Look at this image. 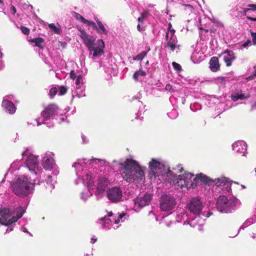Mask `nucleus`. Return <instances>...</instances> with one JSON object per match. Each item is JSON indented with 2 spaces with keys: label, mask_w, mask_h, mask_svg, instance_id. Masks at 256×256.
Returning a JSON list of instances; mask_svg holds the SVG:
<instances>
[{
  "label": "nucleus",
  "mask_w": 256,
  "mask_h": 256,
  "mask_svg": "<svg viewBox=\"0 0 256 256\" xmlns=\"http://www.w3.org/2000/svg\"><path fill=\"white\" fill-rule=\"evenodd\" d=\"M106 163L104 160L84 158L78 160L72 164L76 176L74 184L78 185L82 183L88 188L80 193V198L82 201L86 202L93 194L97 197H102L104 194L110 181L106 175L98 174L96 165L102 166Z\"/></svg>",
  "instance_id": "f257e3e1"
},
{
  "label": "nucleus",
  "mask_w": 256,
  "mask_h": 256,
  "mask_svg": "<svg viewBox=\"0 0 256 256\" xmlns=\"http://www.w3.org/2000/svg\"><path fill=\"white\" fill-rule=\"evenodd\" d=\"M212 192L216 195L220 194L216 200V208L221 213L229 214L240 208L241 202L238 199L231 194L232 182L226 177L212 180Z\"/></svg>",
  "instance_id": "f03ea898"
},
{
  "label": "nucleus",
  "mask_w": 256,
  "mask_h": 256,
  "mask_svg": "<svg viewBox=\"0 0 256 256\" xmlns=\"http://www.w3.org/2000/svg\"><path fill=\"white\" fill-rule=\"evenodd\" d=\"M112 166L113 170L120 171L123 180L127 182L142 184L145 182L146 168L132 158H127L124 163L114 160Z\"/></svg>",
  "instance_id": "7ed1b4c3"
},
{
  "label": "nucleus",
  "mask_w": 256,
  "mask_h": 256,
  "mask_svg": "<svg viewBox=\"0 0 256 256\" xmlns=\"http://www.w3.org/2000/svg\"><path fill=\"white\" fill-rule=\"evenodd\" d=\"M194 176L191 173L185 172L183 174L176 176L174 182L176 186L180 188H186L187 190L195 188L198 186H212V179L206 174L202 173L198 174L192 181Z\"/></svg>",
  "instance_id": "20e7f679"
},
{
  "label": "nucleus",
  "mask_w": 256,
  "mask_h": 256,
  "mask_svg": "<svg viewBox=\"0 0 256 256\" xmlns=\"http://www.w3.org/2000/svg\"><path fill=\"white\" fill-rule=\"evenodd\" d=\"M43 181L38 178H34L32 182L25 175L16 176L11 182L10 184L12 192L17 196L24 197L34 192V185L39 184Z\"/></svg>",
  "instance_id": "39448f33"
},
{
  "label": "nucleus",
  "mask_w": 256,
  "mask_h": 256,
  "mask_svg": "<svg viewBox=\"0 0 256 256\" xmlns=\"http://www.w3.org/2000/svg\"><path fill=\"white\" fill-rule=\"evenodd\" d=\"M25 208L20 206L16 208H0V223L8 226L6 234L13 230L12 224L20 218L25 212Z\"/></svg>",
  "instance_id": "423d86ee"
},
{
  "label": "nucleus",
  "mask_w": 256,
  "mask_h": 256,
  "mask_svg": "<svg viewBox=\"0 0 256 256\" xmlns=\"http://www.w3.org/2000/svg\"><path fill=\"white\" fill-rule=\"evenodd\" d=\"M68 113H40V116L34 120L27 122L28 126H39L42 124H46L48 127L51 128L54 126V120H56L58 123L68 122Z\"/></svg>",
  "instance_id": "0eeeda50"
},
{
  "label": "nucleus",
  "mask_w": 256,
  "mask_h": 256,
  "mask_svg": "<svg viewBox=\"0 0 256 256\" xmlns=\"http://www.w3.org/2000/svg\"><path fill=\"white\" fill-rule=\"evenodd\" d=\"M80 36L88 47L90 55L92 59L94 60L104 54V43L102 40H98L95 42V38L88 35L84 30H80Z\"/></svg>",
  "instance_id": "6e6552de"
},
{
  "label": "nucleus",
  "mask_w": 256,
  "mask_h": 256,
  "mask_svg": "<svg viewBox=\"0 0 256 256\" xmlns=\"http://www.w3.org/2000/svg\"><path fill=\"white\" fill-rule=\"evenodd\" d=\"M106 212V216L100 220L102 228L105 230L117 229L121 226L122 222L128 220L129 218V214L124 212L114 214L112 211Z\"/></svg>",
  "instance_id": "1a4fd4ad"
},
{
  "label": "nucleus",
  "mask_w": 256,
  "mask_h": 256,
  "mask_svg": "<svg viewBox=\"0 0 256 256\" xmlns=\"http://www.w3.org/2000/svg\"><path fill=\"white\" fill-rule=\"evenodd\" d=\"M150 172L148 176L152 181H155L158 179L160 182L166 180L168 174L164 172V165L159 159L152 158L148 162Z\"/></svg>",
  "instance_id": "9d476101"
},
{
  "label": "nucleus",
  "mask_w": 256,
  "mask_h": 256,
  "mask_svg": "<svg viewBox=\"0 0 256 256\" xmlns=\"http://www.w3.org/2000/svg\"><path fill=\"white\" fill-rule=\"evenodd\" d=\"M186 207L188 211L195 216L191 221L188 222L190 226H194L196 224H201L200 220L201 212L204 208V204L201 198L198 196L192 198L188 202Z\"/></svg>",
  "instance_id": "9b49d317"
},
{
  "label": "nucleus",
  "mask_w": 256,
  "mask_h": 256,
  "mask_svg": "<svg viewBox=\"0 0 256 256\" xmlns=\"http://www.w3.org/2000/svg\"><path fill=\"white\" fill-rule=\"evenodd\" d=\"M38 156L30 154L26 160L24 164L26 168L32 174H34L36 178L42 179L45 176L43 170L39 166Z\"/></svg>",
  "instance_id": "f8f14e48"
},
{
  "label": "nucleus",
  "mask_w": 256,
  "mask_h": 256,
  "mask_svg": "<svg viewBox=\"0 0 256 256\" xmlns=\"http://www.w3.org/2000/svg\"><path fill=\"white\" fill-rule=\"evenodd\" d=\"M172 25L169 24V28L166 34V43L164 48L171 52L178 53L180 50V45L178 44L177 38L175 34V30L170 29Z\"/></svg>",
  "instance_id": "ddd939ff"
},
{
  "label": "nucleus",
  "mask_w": 256,
  "mask_h": 256,
  "mask_svg": "<svg viewBox=\"0 0 256 256\" xmlns=\"http://www.w3.org/2000/svg\"><path fill=\"white\" fill-rule=\"evenodd\" d=\"M106 196L110 202L114 204L122 202L126 200L122 188L117 186L108 189Z\"/></svg>",
  "instance_id": "4468645a"
},
{
  "label": "nucleus",
  "mask_w": 256,
  "mask_h": 256,
  "mask_svg": "<svg viewBox=\"0 0 256 256\" xmlns=\"http://www.w3.org/2000/svg\"><path fill=\"white\" fill-rule=\"evenodd\" d=\"M176 202L174 198L171 194L162 196L160 201V209L164 212L172 210L176 207Z\"/></svg>",
  "instance_id": "2eb2a0df"
},
{
  "label": "nucleus",
  "mask_w": 256,
  "mask_h": 256,
  "mask_svg": "<svg viewBox=\"0 0 256 256\" xmlns=\"http://www.w3.org/2000/svg\"><path fill=\"white\" fill-rule=\"evenodd\" d=\"M42 165L46 170L50 171L56 166L54 160V154L50 152H47L42 154Z\"/></svg>",
  "instance_id": "dca6fc26"
},
{
  "label": "nucleus",
  "mask_w": 256,
  "mask_h": 256,
  "mask_svg": "<svg viewBox=\"0 0 256 256\" xmlns=\"http://www.w3.org/2000/svg\"><path fill=\"white\" fill-rule=\"evenodd\" d=\"M152 196L150 194H145L142 196L134 200V209L135 211L138 212L144 206L149 204L150 202Z\"/></svg>",
  "instance_id": "f3484780"
},
{
  "label": "nucleus",
  "mask_w": 256,
  "mask_h": 256,
  "mask_svg": "<svg viewBox=\"0 0 256 256\" xmlns=\"http://www.w3.org/2000/svg\"><path fill=\"white\" fill-rule=\"evenodd\" d=\"M232 147L234 150L242 154L244 156H246L245 152L247 150V144L244 141L238 140L232 144Z\"/></svg>",
  "instance_id": "a211bd4d"
},
{
  "label": "nucleus",
  "mask_w": 256,
  "mask_h": 256,
  "mask_svg": "<svg viewBox=\"0 0 256 256\" xmlns=\"http://www.w3.org/2000/svg\"><path fill=\"white\" fill-rule=\"evenodd\" d=\"M188 220V215L186 210L182 208H178L176 212V222H178L184 221V224H186Z\"/></svg>",
  "instance_id": "6ab92c4d"
},
{
  "label": "nucleus",
  "mask_w": 256,
  "mask_h": 256,
  "mask_svg": "<svg viewBox=\"0 0 256 256\" xmlns=\"http://www.w3.org/2000/svg\"><path fill=\"white\" fill-rule=\"evenodd\" d=\"M225 55L224 56V60L227 66L232 65V62L236 59L234 52L232 50H226L224 53Z\"/></svg>",
  "instance_id": "aec40b11"
},
{
  "label": "nucleus",
  "mask_w": 256,
  "mask_h": 256,
  "mask_svg": "<svg viewBox=\"0 0 256 256\" xmlns=\"http://www.w3.org/2000/svg\"><path fill=\"white\" fill-rule=\"evenodd\" d=\"M250 95L249 94H243L242 90H238L234 92L230 97L234 102H236L238 100H245L249 98Z\"/></svg>",
  "instance_id": "412c9836"
},
{
  "label": "nucleus",
  "mask_w": 256,
  "mask_h": 256,
  "mask_svg": "<svg viewBox=\"0 0 256 256\" xmlns=\"http://www.w3.org/2000/svg\"><path fill=\"white\" fill-rule=\"evenodd\" d=\"M22 162L20 160L14 161L10 165L7 173L5 174L4 178H6L10 174H12L14 171L19 170L22 166Z\"/></svg>",
  "instance_id": "4be33fe9"
},
{
  "label": "nucleus",
  "mask_w": 256,
  "mask_h": 256,
  "mask_svg": "<svg viewBox=\"0 0 256 256\" xmlns=\"http://www.w3.org/2000/svg\"><path fill=\"white\" fill-rule=\"evenodd\" d=\"M2 106L5 110L9 112H15L16 108L13 103L7 100H4L2 102Z\"/></svg>",
  "instance_id": "5701e85b"
},
{
  "label": "nucleus",
  "mask_w": 256,
  "mask_h": 256,
  "mask_svg": "<svg viewBox=\"0 0 256 256\" xmlns=\"http://www.w3.org/2000/svg\"><path fill=\"white\" fill-rule=\"evenodd\" d=\"M210 68L214 72H217L220 69L218 60L217 57H212L210 62Z\"/></svg>",
  "instance_id": "b1692460"
},
{
  "label": "nucleus",
  "mask_w": 256,
  "mask_h": 256,
  "mask_svg": "<svg viewBox=\"0 0 256 256\" xmlns=\"http://www.w3.org/2000/svg\"><path fill=\"white\" fill-rule=\"evenodd\" d=\"M46 188L50 190V192L54 189V184L56 182V180L52 176H48L46 180Z\"/></svg>",
  "instance_id": "393cba45"
},
{
  "label": "nucleus",
  "mask_w": 256,
  "mask_h": 256,
  "mask_svg": "<svg viewBox=\"0 0 256 256\" xmlns=\"http://www.w3.org/2000/svg\"><path fill=\"white\" fill-rule=\"evenodd\" d=\"M97 23V27L96 28V32L100 34H108V31L105 28L104 26L102 24V22L100 20H96Z\"/></svg>",
  "instance_id": "a878e982"
},
{
  "label": "nucleus",
  "mask_w": 256,
  "mask_h": 256,
  "mask_svg": "<svg viewBox=\"0 0 256 256\" xmlns=\"http://www.w3.org/2000/svg\"><path fill=\"white\" fill-rule=\"evenodd\" d=\"M58 106L54 104H50L42 112H56L59 110Z\"/></svg>",
  "instance_id": "bb28decb"
},
{
  "label": "nucleus",
  "mask_w": 256,
  "mask_h": 256,
  "mask_svg": "<svg viewBox=\"0 0 256 256\" xmlns=\"http://www.w3.org/2000/svg\"><path fill=\"white\" fill-rule=\"evenodd\" d=\"M84 86H80L79 87L76 86V96L78 98H81L86 96L84 93Z\"/></svg>",
  "instance_id": "cd10ccee"
},
{
  "label": "nucleus",
  "mask_w": 256,
  "mask_h": 256,
  "mask_svg": "<svg viewBox=\"0 0 256 256\" xmlns=\"http://www.w3.org/2000/svg\"><path fill=\"white\" fill-rule=\"evenodd\" d=\"M149 15L150 12L148 11L144 10L142 13L140 14V16L138 19V22L142 24L144 21L148 17Z\"/></svg>",
  "instance_id": "c85d7f7f"
},
{
  "label": "nucleus",
  "mask_w": 256,
  "mask_h": 256,
  "mask_svg": "<svg viewBox=\"0 0 256 256\" xmlns=\"http://www.w3.org/2000/svg\"><path fill=\"white\" fill-rule=\"evenodd\" d=\"M32 42L35 44L34 46H38L40 48H43L44 47V40L42 38H36L33 39Z\"/></svg>",
  "instance_id": "c756f323"
},
{
  "label": "nucleus",
  "mask_w": 256,
  "mask_h": 256,
  "mask_svg": "<svg viewBox=\"0 0 256 256\" xmlns=\"http://www.w3.org/2000/svg\"><path fill=\"white\" fill-rule=\"evenodd\" d=\"M48 27L52 30L56 34H60L62 32L60 26H56L54 24H50L48 25Z\"/></svg>",
  "instance_id": "7c9ffc66"
},
{
  "label": "nucleus",
  "mask_w": 256,
  "mask_h": 256,
  "mask_svg": "<svg viewBox=\"0 0 256 256\" xmlns=\"http://www.w3.org/2000/svg\"><path fill=\"white\" fill-rule=\"evenodd\" d=\"M146 73L145 72L142 70H138V71L136 72H134V74L133 78L135 80H138V78L140 76H146Z\"/></svg>",
  "instance_id": "2f4dec72"
},
{
  "label": "nucleus",
  "mask_w": 256,
  "mask_h": 256,
  "mask_svg": "<svg viewBox=\"0 0 256 256\" xmlns=\"http://www.w3.org/2000/svg\"><path fill=\"white\" fill-rule=\"evenodd\" d=\"M72 16L77 20L80 21L82 23L84 24L85 22H87V20L84 18L83 16H82L80 14L73 12Z\"/></svg>",
  "instance_id": "473e14b6"
},
{
  "label": "nucleus",
  "mask_w": 256,
  "mask_h": 256,
  "mask_svg": "<svg viewBox=\"0 0 256 256\" xmlns=\"http://www.w3.org/2000/svg\"><path fill=\"white\" fill-rule=\"evenodd\" d=\"M84 78L82 75H78L76 79V86L79 87L80 86H84Z\"/></svg>",
  "instance_id": "72a5a7b5"
},
{
  "label": "nucleus",
  "mask_w": 256,
  "mask_h": 256,
  "mask_svg": "<svg viewBox=\"0 0 256 256\" xmlns=\"http://www.w3.org/2000/svg\"><path fill=\"white\" fill-rule=\"evenodd\" d=\"M147 54V52H142L136 57L134 58V60H142Z\"/></svg>",
  "instance_id": "f704fd0d"
},
{
  "label": "nucleus",
  "mask_w": 256,
  "mask_h": 256,
  "mask_svg": "<svg viewBox=\"0 0 256 256\" xmlns=\"http://www.w3.org/2000/svg\"><path fill=\"white\" fill-rule=\"evenodd\" d=\"M199 54L202 55V52H194L192 54L191 58L194 63L198 62V60H197L198 59L197 57H198V55H199ZM200 57H201V56H198L199 58H200Z\"/></svg>",
  "instance_id": "c9c22d12"
},
{
  "label": "nucleus",
  "mask_w": 256,
  "mask_h": 256,
  "mask_svg": "<svg viewBox=\"0 0 256 256\" xmlns=\"http://www.w3.org/2000/svg\"><path fill=\"white\" fill-rule=\"evenodd\" d=\"M58 92V89L56 87L52 88L49 92V96L51 98H53Z\"/></svg>",
  "instance_id": "e433bc0d"
},
{
  "label": "nucleus",
  "mask_w": 256,
  "mask_h": 256,
  "mask_svg": "<svg viewBox=\"0 0 256 256\" xmlns=\"http://www.w3.org/2000/svg\"><path fill=\"white\" fill-rule=\"evenodd\" d=\"M68 88L64 86H60L59 87V93L60 96H62L66 94L67 92Z\"/></svg>",
  "instance_id": "4c0bfd02"
},
{
  "label": "nucleus",
  "mask_w": 256,
  "mask_h": 256,
  "mask_svg": "<svg viewBox=\"0 0 256 256\" xmlns=\"http://www.w3.org/2000/svg\"><path fill=\"white\" fill-rule=\"evenodd\" d=\"M144 113H133L134 116V117L135 120H140V121H142L144 118V116H142Z\"/></svg>",
  "instance_id": "58836bf2"
},
{
  "label": "nucleus",
  "mask_w": 256,
  "mask_h": 256,
  "mask_svg": "<svg viewBox=\"0 0 256 256\" xmlns=\"http://www.w3.org/2000/svg\"><path fill=\"white\" fill-rule=\"evenodd\" d=\"M172 66L174 68V69L176 70L177 72H180L181 70H182V67L180 66V65L176 62H173L172 64Z\"/></svg>",
  "instance_id": "ea45409f"
},
{
  "label": "nucleus",
  "mask_w": 256,
  "mask_h": 256,
  "mask_svg": "<svg viewBox=\"0 0 256 256\" xmlns=\"http://www.w3.org/2000/svg\"><path fill=\"white\" fill-rule=\"evenodd\" d=\"M173 169L177 172H181L183 170V168L181 164H177Z\"/></svg>",
  "instance_id": "a19ab883"
},
{
  "label": "nucleus",
  "mask_w": 256,
  "mask_h": 256,
  "mask_svg": "<svg viewBox=\"0 0 256 256\" xmlns=\"http://www.w3.org/2000/svg\"><path fill=\"white\" fill-rule=\"evenodd\" d=\"M168 117L171 120H174L178 118V113H166Z\"/></svg>",
  "instance_id": "79ce46f5"
},
{
  "label": "nucleus",
  "mask_w": 256,
  "mask_h": 256,
  "mask_svg": "<svg viewBox=\"0 0 256 256\" xmlns=\"http://www.w3.org/2000/svg\"><path fill=\"white\" fill-rule=\"evenodd\" d=\"M84 24H86L88 26H92L93 28H95L96 30L97 27V25L94 22H91L87 20V22H85Z\"/></svg>",
  "instance_id": "37998d69"
},
{
  "label": "nucleus",
  "mask_w": 256,
  "mask_h": 256,
  "mask_svg": "<svg viewBox=\"0 0 256 256\" xmlns=\"http://www.w3.org/2000/svg\"><path fill=\"white\" fill-rule=\"evenodd\" d=\"M52 174L55 176H56L60 172V170L56 166V165L52 169Z\"/></svg>",
  "instance_id": "c03bdc74"
},
{
  "label": "nucleus",
  "mask_w": 256,
  "mask_h": 256,
  "mask_svg": "<svg viewBox=\"0 0 256 256\" xmlns=\"http://www.w3.org/2000/svg\"><path fill=\"white\" fill-rule=\"evenodd\" d=\"M22 32L24 34H28L30 32V30L28 28L24 26H22L20 28Z\"/></svg>",
  "instance_id": "a18cd8bd"
},
{
  "label": "nucleus",
  "mask_w": 256,
  "mask_h": 256,
  "mask_svg": "<svg viewBox=\"0 0 256 256\" xmlns=\"http://www.w3.org/2000/svg\"><path fill=\"white\" fill-rule=\"evenodd\" d=\"M148 216L150 218H154L156 221H158V218L156 214L152 211L150 212L148 214Z\"/></svg>",
  "instance_id": "49530a36"
},
{
  "label": "nucleus",
  "mask_w": 256,
  "mask_h": 256,
  "mask_svg": "<svg viewBox=\"0 0 256 256\" xmlns=\"http://www.w3.org/2000/svg\"><path fill=\"white\" fill-rule=\"evenodd\" d=\"M251 36L252 37V42L254 44H256V32H251Z\"/></svg>",
  "instance_id": "de8ad7c7"
},
{
  "label": "nucleus",
  "mask_w": 256,
  "mask_h": 256,
  "mask_svg": "<svg viewBox=\"0 0 256 256\" xmlns=\"http://www.w3.org/2000/svg\"><path fill=\"white\" fill-rule=\"evenodd\" d=\"M70 76L71 78L74 80L76 78V77H78V76L76 74L74 70H72L70 72Z\"/></svg>",
  "instance_id": "09e8293b"
},
{
  "label": "nucleus",
  "mask_w": 256,
  "mask_h": 256,
  "mask_svg": "<svg viewBox=\"0 0 256 256\" xmlns=\"http://www.w3.org/2000/svg\"><path fill=\"white\" fill-rule=\"evenodd\" d=\"M250 40H248L242 45V47L246 48L250 44Z\"/></svg>",
  "instance_id": "8fccbe9b"
},
{
  "label": "nucleus",
  "mask_w": 256,
  "mask_h": 256,
  "mask_svg": "<svg viewBox=\"0 0 256 256\" xmlns=\"http://www.w3.org/2000/svg\"><path fill=\"white\" fill-rule=\"evenodd\" d=\"M10 12L12 14H14L16 12V8L14 6H12L10 7Z\"/></svg>",
  "instance_id": "3c124183"
},
{
  "label": "nucleus",
  "mask_w": 256,
  "mask_h": 256,
  "mask_svg": "<svg viewBox=\"0 0 256 256\" xmlns=\"http://www.w3.org/2000/svg\"><path fill=\"white\" fill-rule=\"evenodd\" d=\"M166 90L170 91L172 90V86L170 84H167L166 86Z\"/></svg>",
  "instance_id": "603ef678"
},
{
  "label": "nucleus",
  "mask_w": 256,
  "mask_h": 256,
  "mask_svg": "<svg viewBox=\"0 0 256 256\" xmlns=\"http://www.w3.org/2000/svg\"><path fill=\"white\" fill-rule=\"evenodd\" d=\"M248 6L250 8L251 10H256V4H250L248 5Z\"/></svg>",
  "instance_id": "864d4df0"
},
{
  "label": "nucleus",
  "mask_w": 256,
  "mask_h": 256,
  "mask_svg": "<svg viewBox=\"0 0 256 256\" xmlns=\"http://www.w3.org/2000/svg\"><path fill=\"white\" fill-rule=\"evenodd\" d=\"M97 240V238H96L95 236H93L92 238H91V240H90V242L92 243V244H94L95 243Z\"/></svg>",
  "instance_id": "5fc2aeb1"
},
{
  "label": "nucleus",
  "mask_w": 256,
  "mask_h": 256,
  "mask_svg": "<svg viewBox=\"0 0 256 256\" xmlns=\"http://www.w3.org/2000/svg\"><path fill=\"white\" fill-rule=\"evenodd\" d=\"M137 28H138V30L140 32H142V31L144 30V28L141 27L140 26V24H138V25L137 26Z\"/></svg>",
  "instance_id": "6e6d98bb"
},
{
  "label": "nucleus",
  "mask_w": 256,
  "mask_h": 256,
  "mask_svg": "<svg viewBox=\"0 0 256 256\" xmlns=\"http://www.w3.org/2000/svg\"><path fill=\"white\" fill-rule=\"evenodd\" d=\"M21 230L22 231L24 232H26V233L29 234H30L27 230L26 228L25 227H24V226H22L21 228Z\"/></svg>",
  "instance_id": "4d7b16f0"
},
{
  "label": "nucleus",
  "mask_w": 256,
  "mask_h": 256,
  "mask_svg": "<svg viewBox=\"0 0 256 256\" xmlns=\"http://www.w3.org/2000/svg\"><path fill=\"white\" fill-rule=\"evenodd\" d=\"M249 10H250V8H244L243 9V14H244V16H246V12H247L248 11H249Z\"/></svg>",
  "instance_id": "13d9d810"
},
{
  "label": "nucleus",
  "mask_w": 256,
  "mask_h": 256,
  "mask_svg": "<svg viewBox=\"0 0 256 256\" xmlns=\"http://www.w3.org/2000/svg\"><path fill=\"white\" fill-rule=\"evenodd\" d=\"M246 18L249 20H252V21H254V22H256V18H252V17H251V16H248L246 17Z\"/></svg>",
  "instance_id": "bf43d9fd"
},
{
  "label": "nucleus",
  "mask_w": 256,
  "mask_h": 256,
  "mask_svg": "<svg viewBox=\"0 0 256 256\" xmlns=\"http://www.w3.org/2000/svg\"><path fill=\"white\" fill-rule=\"evenodd\" d=\"M28 150V149L26 148V149L25 150H24V152H22V156H26L28 154V153H27Z\"/></svg>",
  "instance_id": "052dcab7"
},
{
  "label": "nucleus",
  "mask_w": 256,
  "mask_h": 256,
  "mask_svg": "<svg viewBox=\"0 0 256 256\" xmlns=\"http://www.w3.org/2000/svg\"><path fill=\"white\" fill-rule=\"evenodd\" d=\"M212 214L210 212H208L206 213V214L205 215L204 214H202V215L204 216H206V218H208L210 217L211 215Z\"/></svg>",
  "instance_id": "680f3d73"
},
{
  "label": "nucleus",
  "mask_w": 256,
  "mask_h": 256,
  "mask_svg": "<svg viewBox=\"0 0 256 256\" xmlns=\"http://www.w3.org/2000/svg\"><path fill=\"white\" fill-rule=\"evenodd\" d=\"M250 236H251V238H252L254 239L256 238V233H252L250 234Z\"/></svg>",
  "instance_id": "e2e57ef3"
},
{
  "label": "nucleus",
  "mask_w": 256,
  "mask_h": 256,
  "mask_svg": "<svg viewBox=\"0 0 256 256\" xmlns=\"http://www.w3.org/2000/svg\"><path fill=\"white\" fill-rule=\"evenodd\" d=\"M254 76H256V66H254Z\"/></svg>",
  "instance_id": "0e129e2a"
},
{
  "label": "nucleus",
  "mask_w": 256,
  "mask_h": 256,
  "mask_svg": "<svg viewBox=\"0 0 256 256\" xmlns=\"http://www.w3.org/2000/svg\"><path fill=\"white\" fill-rule=\"evenodd\" d=\"M213 117H214V118H218V117L219 118H220V114H218V115H216V116H214Z\"/></svg>",
  "instance_id": "69168bd1"
},
{
  "label": "nucleus",
  "mask_w": 256,
  "mask_h": 256,
  "mask_svg": "<svg viewBox=\"0 0 256 256\" xmlns=\"http://www.w3.org/2000/svg\"><path fill=\"white\" fill-rule=\"evenodd\" d=\"M82 139L83 140V142H84V136H82Z\"/></svg>",
  "instance_id": "338daca9"
},
{
  "label": "nucleus",
  "mask_w": 256,
  "mask_h": 256,
  "mask_svg": "<svg viewBox=\"0 0 256 256\" xmlns=\"http://www.w3.org/2000/svg\"><path fill=\"white\" fill-rule=\"evenodd\" d=\"M254 106L256 108V103H255V104L254 105Z\"/></svg>",
  "instance_id": "774afa93"
}]
</instances>
